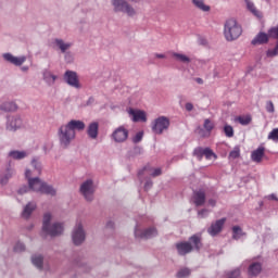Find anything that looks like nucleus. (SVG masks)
I'll return each mask as SVG.
<instances>
[{
  "label": "nucleus",
  "mask_w": 278,
  "mask_h": 278,
  "mask_svg": "<svg viewBox=\"0 0 278 278\" xmlns=\"http://www.w3.org/2000/svg\"><path fill=\"white\" fill-rule=\"evenodd\" d=\"M25 177L28 179V186H24L18 190V194H25L28 190H33L34 192H41V194H50L51 197H55V189L47 182L40 180V178L35 177L31 178V170L27 169L25 172Z\"/></svg>",
  "instance_id": "obj_1"
},
{
  "label": "nucleus",
  "mask_w": 278,
  "mask_h": 278,
  "mask_svg": "<svg viewBox=\"0 0 278 278\" xmlns=\"http://www.w3.org/2000/svg\"><path fill=\"white\" fill-rule=\"evenodd\" d=\"M224 36L228 42L238 40L242 36V26L235 18L228 20L224 26Z\"/></svg>",
  "instance_id": "obj_2"
},
{
  "label": "nucleus",
  "mask_w": 278,
  "mask_h": 278,
  "mask_svg": "<svg viewBox=\"0 0 278 278\" xmlns=\"http://www.w3.org/2000/svg\"><path fill=\"white\" fill-rule=\"evenodd\" d=\"M42 231L43 233L51 236V238H55V236H62V233H64V225L61 223L51 225V213H46L43 215Z\"/></svg>",
  "instance_id": "obj_3"
},
{
  "label": "nucleus",
  "mask_w": 278,
  "mask_h": 278,
  "mask_svg": "<svg viewBox=\"0 0 278 278\" xmlns=\"http://www.w3.org/2000/svg\"><path fill=\"white\" fill-rule=\"evenodd\" d=\"M59 140L61 147L66 149L75 140V130L71 129L67 125H63L59 129Z\"/></svg>",
  "instance_id": "obj_4"
},
{
  "label": "nucleus",
  "mask_w": 278,
  "mask_h": 278,
  "mask_svg": "<svg viewBox=\"0 0 278 278\" xmlns=\"http://www.w3.org/2000/svg\"><path fill=\"white\" fill-rule=\"evenodd\" d=\"M170 127V119L166 116H159L152 122V131L157 136H162Z\"/></svg>",
  "instance_id": "obj_5"
},
{
  "label": "nucleus",
  "mask_w": 278,
  "mask_h": 278,
  "mask_svg": "<svg viewBox=\"0 0 278 278\" xmlns=\"http://www.w3.org/2000/svg\"><path fill=\"white\" fill-rule=\"evenodd\" d=\"M111 138L118 144L126 142L127 138H129V130L125 126H119L112 132Z\"/></svg>",
  "instance_id": "obj_6"
},
{
  "label": "nucleus",
  "mask_w": 278,
  "mask_h": 278,
  "mask_svg": "<svg viewBox=\"0 0 278 278\" xmlns=\"http://www.w3.org/2000/svg\"><path fill=\"white\" fill-rule=\"evenodd\" d=\"M113 5L115 8V12H125L128 16H134L136 14V10L129 3L123 0H113Z\"/></svg>",
  "instance_id": "obj_7"
},
{
  "label": "nucleus",
  "mask_w": 278,
  "mask_h": 278,
  "mask_svg": "<svg viewBox=\"0 0 278 278\" xmlns=\"http://www.w3.org/2000/svg\"><path fill=\"white\" fill-rule=\"evenodd\" d=\"M72 240L76 247H79V244L86 240V232L84 231V226H81V223L77 224L74 228Z\"/></svg>",
  "instance_id": "obj_8"
},
{
  "label": "nucleus",
  "mask_w": 278,
  "mask_h": 278,
  "mask_svg": "<svg viewBox=\"0 0 278 278\" xmlns=\"http://www.w3.org/2000/svg\"><path fill=\"white\" fill-rule=\"evenodd\" d=\"M64 79L68 86L72 88L79 89L81 88V84L79 83V76L73 71H66L64 74Z\"/></svg>",
  "instance_id": "obj_9"
},
{
  "label": "nucleus",
  "mask_w": 278,
  "mask_h": 278,
  "mask_svg": "<svg viewBox=\"0 0 278 278\" xmlns=\"http://www.w3.org/2000/svg\"><path fill=\"white\" fill-rule=\"evenodd\" d=\"M80 192L85 197L86 201L92 200V194H94V187L92 185V180H87L81 184Z\"/></svg>",
  "instance_id": "obj_10"
},
{
  "label": "nucleus",
  "mask_w": 278,
  "mask_h": 278,
  "mask_svg": "<svg viewBox=\"0 0 278 278\" xmlns=\"http://www.w3.org/2000/svg\"><path fill=\"white\" fill-rule=\"evenodd\" d=\"M225 223H227V218L217 219L215 223L211 224V227L207 228V233L210 236H218L220 231H223V227H225Z\"/></svg>",
  "instance_id": "obj_11"
},
{
  "label": "nucleus",
  "mask_w": 278,
  "mask_h": 278,
  "mask_svg": "<svg viewBox=\"0 0 278 278\" xmlns=\"http://www.w3.org/2000/svg\"><path fill=\"white\" fill-rule=\"evenodd\" d=\"M203 128H198V134L201 138H210L212 136V130L214 129V122L211 119H204Z\"/></svg>",
  "instance_id": "obj_12"
},
{
  "label": "nucleus",
  "mask_w": 278,
  "mask_h": 278,
  "mask_svg": "<svg viewBox=\"0 0 278 278\" xmlns=\"http://www.w3.org/2000/svg\"><path fill=\"white\" fill-rule=\"evenodd\" d=\"M4 60H7V62H10L11 64H14L15 66H22L23 64H25V61L27 60V58L25 56H14L10 53H5L3 54Z\"/></svg>",
  "instance_id": "obj_13"
},
{
  "label": "nucleus",
  "mask_w": 278,
  "mask_h": 278,
  "mask_svg": "<svg viewBox=\"0 0 278 278\" xmlns=\"http://www.w3.org/2000/svg\"><path fill=\"white\" fill-rule=\"evenodd\" d=\"M128 114L132 116L134 123L142 122L147 123V113L144 111H136L134 109H129Z\"/></svg>",
  "instance_id": "obj_14"
},
{
  "label": "nucleus",
  "mask_w": 278,
  "mask_h": 278,
  "mask_svg": "<svg viewBox=\"0 0 278 278\" xmlns=\"http://www.w3.org/2000/svg\"><path fill=\"white\" fill-rule=\"evenodd\" d=\"M193 203L197 207L205 205V191L203 189L193 192Z\"/></svg>",
  "instance_id": "obj_15"
},
{
  "label": "nucleus",
  "mask_w": 278,
  "mask_h": 278,
  "mask_svg": "<svg viewBox=\"0 0 278 278\" xmlns=\"http://www.w3.org/2000/svg\"><path fill=\"white\" fill-rule=\"evenodd\" d=\"M136 238H144L146 240H149V238H155L157 236V230L153 227L146 229L141 235L138 232V230H135Z\"/></svg>",
  "instance_id": "obj_16"
},
{
  "label": "nucleus",
  "mask_w": 278,
  "mask_h": 278,
  "mask_svg": "<svg viewBox=\"0 0 278 278\" xmlns=\"http://www.w3.org/2000/svg\"><path fill=\"white\" fill-rule=\"evenodd\" d=\"M270 35L266 33H258L252 40V45L255 47L257 45H267Z\"/></svg>",
  "instance_id": "obj_17"
},
{
  "label": "nucleus",
  "mask_w": 278,
  "mask_h": 278,
  "mask_svg": "<svg viewBox=\"0 0 278 278\" xmlns=\"http://www.w3.org/2000/svg\"><path fill=\"white\" fill-rule=\"evenodd\" d=\"M22 125H23V119H21V117H13L9 119L7 129L9 131H16V129H21Z\"/></svg>",
  "instance_id": "obj_18"
},
{
  "label": "nucleus",
  "mask_w": 278,
  "mask_h": 278,
  "mask_svg": "<svg viewBox=\"0 0 278 278\" xmlns=\"http://www.w3.org/2000/svg\"><path fill=\"white\" fill-rule=\"evenodd\" d=\"M176 249L178 254L188 255V253L192 252V244L190 242H180L176 244Z\"/></svg>",
  "instance_id": "obj_19"
},
{
  "label": "nucleus",
  "mask_w": 278,
  "mask_h": 278,
  "mask_svg": "<svg viewBox=\"0 0 278 278\" xmlns=\"http://www.w3.org/2000/svg\"><path fill=\"white\" fill-rule=\"evenodd\" d=\"M260 273H262V263L254 262V263L250 264V266L248 268V275L250 277H257V275H260Z\"/></svg>",
  "instance_id": "obj_20"
},
{
  "label": "nucleus",
  "mask_w": 278,
  "mask_h": 278,
  "mask_svg": "<svg viewBox=\"0 0 278 278\" xmlns=\"http://www.w3.org/2000/svg\"><path fill=\"white\" fill-rule=\"evenodd\" d=\"M66 125L72 129V131H84V129H86V124L77 119H72Z\"/></svg>",
  "instance_id": "obj_21"
},
{
  "label": "nucleus",
  "mask_w": 278,
  "mask_h": 278,
  "mask_svg": "<svg viewBox=\"0 0 278 278\" xmlns=\"http://www.w3.org/2000/svg\"><path fill=\"white\" fill-rule=\"evenodd\" d=\"M87 134L89 138H91L92 140H97V138L99 137V123L93 122L89 124Z\"/></svg>",
  "instance_id": "obj_22"
},
{
  "label": "nucleus",
  "mask_w": 278,
  "mask_h": 278,
  "mask_svg": "<svg viewBox=\"0 0 278 278\" xmlns=\"http://www.w3.org/2000/svg\"><path fill=\"white\" fill-rule=\"evenodd\" d=\"M265 151L266 149L264 147H258L256 150H254L251 154L252 162H256L257 164H260V162H262L264 157Z\"/></svg>",
  "instance_id": "obj_23"
},
{
  "label": "nucleus",
  "mask_w": 278,
  "mask_h": 278,
  "mask_svg": "<svg viewBox=\"0 0 278 278\" xmlns=\"http://www.w3.org/2000/svg\"><path fill=\"white\" fill-rule=\"evenodd\" d=\"M247 8L256 18H262V13L255 8V3L251 2V0H247Z\"/></svg>",
  "instance_id": "obj_24"
},
{
  "label": "nucleus",
  "mask_w": 278,
  "mask_h": 278,
  "mask_svg": "<svg viewBox=\"0 0 278 278\" xmlns=\"http://www.w3.org/2000/svg\"><path fill=\"white\" fill-rule=\"evenodd\" d=\"M34 210H36V204L29 202L22 213L23 218H29L31 214L34 213Z\"/></svg>",
  "instance_id": "obj_25"
},
{
  "label": "nucleus",
  "mask_w": 278,
  "mask_h": 278,
  "mask_svg": "<svg viewBox=\"0 0 278 278\" xmlns=\"http://www.w3.org/2000/svg\"><path fill=\"white\" fill-rule=\"evenodd\" d=\"M18 106L14 102H5L1 105L3 112H16Z\"/></svg>",
  "instance_id": "obj_26"
},
{
  "label": "nucleus",
  "mask_w": 278,
  "mask_h": 278,
  "mask_svg": "<svg viewBox=\"0 0 278 278\" xmlns=\"http://www.w3.org/2000/svg\"><path fill=\"white\" fill-rule=\"evenodd\" d=\"M192 3L202 12H210V5H206L203 0H192Z\"/></svg>",
  "instance_id": "obj_27"
},
{
  "label": "nucleus",
  "mask_w": 278,
  "mask_h": 278,
  "mask_svg": "<svg viewBox=\"0 0 278 278\" xmlns=\"http://www.w3.org/2000/svg\"><path fill=\"white\" fill-rule=\"evenodd\" d=\"M9 155L13 160H24V157H27V152H25V151H11L9 153Z\"/></svg>",
  "instance_id": "obj_28"
},
{
  "label": "nucleus",
  "mask_w": 278,
  "mask_h": 278,
  "mask_svg": "<svg viewBox=\"0 0 278 278\" xmlns=\"http://www.w3.org/2000/svg\"><path fill=\"white\" fill-rule=\"evenodd\" d=\"M237 123H240V125H250L251 121H253V118L251 117V115H241L236 117L235 119Z\"/></svg>",
  "instance_id": "obj_29"
},
{
  "label": "nucleus",
  "mask_w": 278,
  "mask_h": 278,
  "mask_svg": "<svg viewBox=\"0 0 278 278\" xmlns=\"http://www.w3.org/2000/svg\"><path fill=\"white\" fill-rule=\"evenodd\" d=\"M242 236H245V233L242 231V228L240 226L232 227V238L233 240H240Z\"/></svg>",
  "instance_id": "obj_30"
},
{
  "label": "nucleus",
  "mask_w": 278,
  "mask_h": 278,
  "mask_svg": "<svg viewBox=\"0 0 278 278\" xmlns=\"http://www.w3.org/2000/svg\"><path fill=\"white\" fill-rule=\"evenodd\" d=\"M31 262H33L34 266H36L39 269H42V264H43L42 255H34L31 257Z\"/></svg>",
  "instance_id": "obj_31"
},
{
  "label": "nucleus",
  "mask_w": 278,
  "mask_h": 278,
  "mask_svg": "<svg viewBox=\"0 0 278 278\" xmlns=\"http://www.w3.org/2000/svg\"><path fill=\"white\" fill-rule=\"evenodd\" d=\"M173 58L178 60V62H182L184 64L190 63V58H188L186 54H180V53L174 52Z\"/></svg>",
  "instance_id": "obj_32"
},
{
  "label": "nucleus",
  "mask_w": 278,
  "mask_h": 278,
  "mask_svg": "<svg viewBox=\"0 0 278 278\" xmlns=\"http://www.w3.org/2000/svg\"><path fill=\"white\" fill-rule=\"evenodd\" d=\"M55 42L59 46V49H61L62 53H65L66 50L71 49V43H64V41L61 39H56Z\"/></svg>",
  "instance_id": "obj_33"
},
{
  "label": "nucleus",
  "mask_w": 278,
  "mask_h": 278,
  "mask_svg": "<svg viewBox=\"0 0 278 278\" xmlns=\"http://www.w3.org/2000/svg\"><path fill=\"white\" fill-rule=\"evenodd\" d=\"M43 79H46L48 84H55V79H58V76L51 74L50 72H46L43 74Z\"/></svg>",
  "instance_id": "obj_34"
},
{
  "label": "nucleus",
  "mask_w": 278,
  "mask_h": 278,
  "mask_svg": "<svg viewBox=\"0 0 278 278\" xmlns=\"http://www.w3.org/2000/svg\"><path fill=\"white\" fill-rule=\"evenodd\" d=\"M12 175H14V170L8 167L7 173L4 174L3 178H1V184H8V180L11 179Z\"/></svg>",
  "instance_id": "obj_35"
},
{
  "label": "nucleus",
  "mask_w": 278,
  "mask_h": 278,
  "mask_svg": "<svg viewBox=\"0 0 278 278\" xmlns=\"http://www.w3.org/2000/svg\"><path fill=\"white\" fill-rule=\"evenodd\" d=\"M190 269L189 268H182V269H180L178 273H177V275H176V277L177 278H186V277H190Z\"/></svg>",
  "instance_id": "obj_36"
},
{
  "label": "nucleus",
  "mask_w": 278,
  "mask_h": 278,
  "mask_svg": "<svg viewBox=\"0 0 278 278\" xmlns=\"http://www.w3.org/2000/svg\"><path fill=\"white\" fill-rule=\"evenodd\" d=\"M190 241L192 242V244H194L195 249H201V238H199V236L194 235L190 238Z\"/></svg>",
  "instance_id": "obj_37"
},
{
  "label": "nucleus",
  "mask_w": 278,
  "mask_h": 278,
  "mask_svg": "<svg viewBox=\"0 0 278 278\" xmlns=\"http://www.w3.org/2000/svg\"><path fill=\"white\" fill-rule=\"evenodd\" d=\"M224 132L227 138H233V127H231L229 125H225Z\"/></svg>",
  "instance_id": "obj_38"
},
{
  "label": "nucleus",
  "mask_w": 278,
  "mask_h": 278,
  "mask_svg": "<svg viewBox=\"0 0 278 278\" xmlns=\"http://www.w3.org/2000/svg\"><path fill=\"white\" fill-rule=\"evenodd\" d=\"M268 140H274V142L278 141V128L273 129L269 134H268Z\"/></svg>",
  "instance_id": "obj_39"
},
{
  "label": "nucleus",
  "mask_w": 278,
  "mask_h": 278,
  "mask_svg": "<svg viewBox=\"0 0 278 278\" xmlns=\"http://www.w3.org/2000/svg\"><path fill=\"white\" fill-rule=\"evenodd\" d=\"M267 58H275L278 55V42L276 43V47L271 50H267L266 52Z\"/></svg>",
  "instance_id": "obj_40"
},
{
  "label": "nucleus",
  "mask_w": 278,
  "mask_h": 278,
  "mask_svg": "<svg viewBox=\"0 0 278 278\" xmlns=\"http://www.w3.org/2000/svg\"><path fill=\"white\" fill-rule=\"evenodd\" d=\"M203 155L206 157V160H212V157H216V154H214V152L210 148L204 149Z\"/></svg>",
  "instance_id": "obj_41"
},
{
  "label": "nucleus",
  "mask_w": 278,
  "mask_h": 278,
  "mask_svg": "<svg viewBox=\"0 0 278 278\" xmlns=\"http://www.w3.org/2000/svg\"><path fill=\"white\" fill-rule=\"evenodd\" d=\"M31 165L35 168V170H34L35 175H40V173L42 170V168L40 167V163H38V161H36V160H33Z\"/></svg>",
  "instance_id": "obj_42"
},
{
  "label": "nucleus",
  "mask_w": 278,
  "mask_h": 278,
  "mask_svg": "<svg viewBox=\"0 0 278 278\" xmlns=\"http://www.w3.org/2000/svg\"><path fill=\"white\" fill-rule=\"evenodd\" d=\"M144 136V132L143 131H139L135 135V137L132 138V142L135 144H138V142H141L142 141V138Z\"/></svg>",
  "instance_id": "obj_43"
},
{
  "label": "nucleus",
  "mask_w": 278,
  "mask_h": 278,
  "mask_svg": "<svg viewBox=\"0 0 278 278\" xmlns=\"http://www.w3.org/2000/svg\"><path fill=\"white\" fill-rule=\"evenodd\" d=\"M229 157H231V160H237V157H240V148H235V149L229 153Z\"/></svg>",
  "instance_id": "obj_44"
},
{
  "label": "nucleus",
  "mask_w": 278,
  "mask_h": 278,
  "mask_svg": "<svg viewBox=\"0 0 278 278\" xmlns=\"http://www.w3.org/2000/svg\"><path fill=\"white\" fill-rule=\"evenodd\" d=\"M14 251L15 253H23V251H25V244L17 242L14 247Z\"/></svg>",
  "instance_id": "obj_45"
},
{
  "label": "nucleus",
  "mask_w": 278,
  "mask_h": 278,
  "mask_svg": "<svg viewBox=\"0 0 278 278\" xmlns=\"http://www.w3.org/2000/svg\"><path fill=\"white\" fill-rule=\"evenodd\" d=\"M203 151H204L203 148H197L194 150L193 154L195 155V157H199V160H202L203 159Z\"/></svg>",
  "instance_id": "obj_46"
},
{
  "label": "nucleus",
  "mask_w": 278,
  "mask_h": 278,
  "mask_svg": "<svg viewBox=\"0 0 278 278\" xmlns=\"http://www.w3.org/2000/svg\"><path fill=\"white\" fill-rule=\"evenodd\" d=\"M266 110L267 112H269V114H273V112H275V104L273 103V101H268L266 103Z\"/></svg>",
  "instance_id": "obj_47"
},
{
  "label": "nucleus",
  "mask_w": 278,
  "mask_h": 278,
  "mask_svg": "<svg viewBox=\"0 0 278 278\" xmlns=\"http://www.w3.org/2000/svg\"><path fill=\"white\" fill-rule=\"evenodd\" d=\"M207 210L203 208L201 211L198 212V216H200V218H205V215L207 214Z\"/></svg>",
  "instance_id": "obj_48"
},
{
  "label": "nucleus",
  "mask_w": 278,
  "mask_h": 278,
  "mask_svg": "<svg viewBox=\"0 0 278 278\" xmlns=\"http://www.w3.org/2000/svg\"><path fill=\"white\" fill-rule=\"evenodd\" d=\"M162 175V168H155L152 173V177H160Z\"/></svg>",
  "instance_id": "obj_49"
},
{
  "label": "nucleus",
  "mask_w": 278,
  "mask_h": 278,
  "mask_svg": "<svg viewBox=\"0 0 278 278\" xmlns=\"http://www.w3.org/2000/svg\"><path fill=\"white\" fill-rule=\"evenodd\" d=\"M185 108L187 112H192V110H194V105L190 102L186 103Z\"/></svg>",
  "instance_id": "obj_50"
},
{
  "label": "nucleus",
  "mask_w": 278,
  "mask_h": 278,
  "mask_svg": "<svg viewBox=\"0 0 278 278\" xmlns=\"http://www.w3.org/2000/svg\"><path fill=\"white\" fill-rule=\"evenodd\" d=\"M208 205H211V207H216V200L210 199L208 200Z\"/></svg>",
  "instance_id": "obj_51"
},
{
  "label": "nucleus",
  "mask_w": 278,
  "mask_h": 278,
  "mask_svg": "<svg viewBox=\"0 0 278 278\" xmlns=\"http://www.w3.org/2000/svg\"><path fill=\"white\" fill-rule=\"evenodd\" d=\"M152 186H153V181H148L146 182L144 188L146 190H149V188H151Z\"/></svg>",
  "instance_id": "obj_52"
},
{
  "label": "nucleus",
  "mask_w": 278,
  "mask_h": 278,
  "mask_svg": "<svg viewBox=\"0 0 278 278\" xmlns=\"http://www.w3.org/2000/svg\"><path fill=\"white\" fill-rule=\"evenodd\" d=\"M144 170H147V167H144L143 169H141V170L138 173L139 177H141V175H144Z\"/></svg>",
  "instance_id": "obj_53"
},
{
  "label": "nucleus",
  "mask_w": 278,
  "mask_h": 278,
  "mask_svg": "<svg viewBox=\"0 0 278 278\" xmlns=\"http://www.w3.org/2000/svg\"><path fill=\"white\" fill-rule=\"evenodd\" d=\"M155 58L164 59V58H166V55H164V54H155Z\"/></svg>",
  "instance_id": "obj_54"
},
{
  "label": "nucleus",
  "mask_w": 278,
  "mask_h": 278,
  "mask_svg": "<svg viewBox=\"0 0 278 278\" xmlns=\"http://www.w3.org/2000/svg\"><path fill=\"white\" fill-rule=\"evenodd\" d=\"M106 227L112 228V227H114V224H113L112 222H109V223L106 224Z\"/></svg>",
  "instance_id": "obj_55"
},
{
  "label": "nucleus",
  "mask_w": 278,
  "mask_h": 278,
  "mask_svg": "<svg viewBox=\"0 0 278 278\" xmlns=\"http://www.w3.org/2000/svg\"><path fill=\"white\" fill-rule=\"evenodd\" d=\"M197 84H203V80L201 78L195 79Z\"/></svg>",
  "instance_id": "obj_56"
},
{
  "label": "nucleus",
  "mask_w": 278,
  "mask_h": 278,
  "mask_svg": "<svg viewBox=\"0 0 278 278\" xmlns=\"http://www.w3.org/2000/svg\"><path fill=\"white\" fill-rule=\"evenodd\" d=\"M270 198L274 199V201H277V197L275 194H271Z\"/></svg>",
  "instance_id": "obj_57"
}]
</instances>
